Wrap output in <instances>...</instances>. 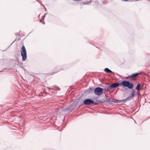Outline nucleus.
I'll use <instances>...</instances> for the list:
<instances>
[{"label":"nucleus","instance_id":"obj_5","mask_svg":"<svg viewBox=\"0 0 150 150\" xmlns=\"http://www.w3.org/2000/svg\"><path fill=\"white\" fill-rule=\"evenodd\" d=\"M94 93L97 96H100L102 94L103 92V88L99 87L94 88Z\"/></svg>","mask_w":150,"mask_h":150},{"label":"nucleus","instance_id":"obj_7","mask_svg":"<svg viewBox=\"0 0 150 150\" xmlns=\"http://www.w3.org/2000/svg\"><path fill=\"white\" fill-rule=\"evenodd\" d=\"M94 88L92 87L88 89L85 90L84 91V93H86V94H89L91 93H94Z\"/></svg>","mask_w":150,"mask_h":150},{"label":"nucleus","instance_id":"obj_4","mask_svg":"<svg viewBox=\"0 0 150 150\" xmlns=\"http://www.w3.org/2000/svg\"><path fill=\"white\" fill-rule=\"evenodd\" d=\"M77 103L76 101H74L70 105H67L65 108V110H67L68 111H71L74 109L75 108L77 105Z\"/></svg>","mask_w":150,"mask_h":150},{"label":"nucleus","instance_id":"obj_16","mask_svg":"<svg viewBox=\"0 0 150 150\" xmlns=\"http://www.w3.org/2000/svg\"><path fill=\"white\" fill-rule=\"evenodd\" d=\"M61 70H62L61 69H59L57 70V71L54 73H55L59 71H60Z\"/></svg>","mask_w":150,"mask_h":150},{"label":"nucleus","instance_id":"obj_10","mask_svg":"<svg viewBox=\"0 0 150 150\" xmlns=\"http://www.w3.org/2000/svg\"><path fill=\"white\" fill-rule=\"evenodd\" d=\"M54 89V90H58L59 91H60V89L57 86H54L53 87V88H51L49 89V92L50 93L52 92V90Z\"/></svg>","mask_w":150,"mask_h":150},{"label":"nucleus","instance_id":"obj_6","mask_svg":"<svg viewBox=\"0 0 150 150\" xmlns=\"http://www.w3.org/2000/svg\"><path fill=\"white\" fill-rule=\"evenodd\" d=\"M135 92L134 91H133L132 93L131 94V95H130V96H129L128 98H127L126 99H127L129 98H133L135 96ZM126 100V99L123 100H117V101H115V102H118V103H120L121 102H125V101Z\"/></svg>","mask_w":150,"mask_h":150},{"label":"nucleus","instance_id":"obj_20","mask_svg":"<svg viewBox=\"0 0 150 150\" xmlns=\"http://www.w3.org/2000/svg\"><path fill=\"white\" fill-rule=\"evenodd\" d=\"M124 61L122 63L123 64H124Z\"/></svg>","mask_w":150,"mask_h":150},{"label":"nucleus","instance_id":"obj_21","mask_svg":"<svg viewBox=\"0 0 150 150\" xmlns=\"http://www.w3.org/2000/svg\"><path fill=\"white\" fill-rule=\"evenodd\" d=\"M20 39H20H18V40H19Z\"/></svg>","mask_w":150,"mask_h":150},{"label":"nucleus","instance_id":"obj_2","mask_svg":"<svg viewBox=\"0 0 150 150\" xmlns=\"http://www.w3.org/2000/svg\"><path fill=\"white\" fill-rule=\"evenodd\" d=\"M21 55L23 61H25L27 58V54L26 49L24 45L22 46L21 50Z\"/></svg>","mask_w":150,"mask_h":150},{"label":"nucleus","instance_id":"obj_1","mask_svg":"<svg viewBox=\"0 0 150 150\" xmlns=\"http://www.w3.org/2000/svg\"><path fill=\"white\" fill-rule=\"evenodd\" d=\"M98 104L97 102H94L93 100L90 98H87L85 99L82 103V105H96Z\"/></svg>","mask_w":150,"mask_h":150},{"label":"nucleus","instance_id":"obj_14","mask_svg":"<svg viewBox=\"0 0 150 150\" xmlns=\"http://www.w3.org/2000/svg\"><path fill=\"white\" fill-rule=\"evenodd\" d=\"M40 22H42L43 24H45V22L44 21V20L41 19L40 20Z\"/></svg>","mask_w":150,"mask_h":150},{"label":"nucleus","instance_id":"obj_8","mask_svg":"<svg viewBox=\"0 0 150 150\" xmlns=\"http://www.w3.org/2000/svg\"><path fill=\"white\" fill-rule=\"evenodd\" d=\"M119 85H120V83H114L111 85L110 86V88H111L112 89L117 87Z\"/></svg>","mask_w":150,"mask_h":150},{"label":"nucleus","instance_id":"obj_17","mask_svg":"<svg viewBox=\"0 0 150 150\" xmlns=\"http://www.w3.org/2000/svg\"><path fill=\"white\" fill-rule=\"evenodd\" d=\"M43 6H44L45 11H47V9L45 6L43 4Z\"/></svg>","mask_w":150,"mask_h":150},{"label":"nucleus","instance_id":"obj_18","mask_svg":"<svg viewBox=\"0 0 150 150\" xmlns=\"http://www.w3.org/2000/svg\"><path fill=\"white\" fill-rule=\"evenodd\" d=\"M128 0H122V1H127Z\"/></svg>","mask_w":150,"mask_h":150},{"label":"nucleus","instance_id":"obj_9","mask_svg":"<svg viewBox=\"0 0 150 150\" xmlns=\"http://www.w3.org/2000/svg\"><path fill=\"white\" fill-rule=\"evenodd\" d=\"M92 0H84L82 2V4H87L89 3H91L92 2Z\"/></svg>","mask_w":150,"mask_h":150},{"label":"nucleus","instance_id":"obj_22","mask_svg":"<svg viewBox=\"0 0 150 150\" xmlns=\"http://www.w3.org/2000/svg\"><path fill=\"white\" fill-rule=\"evenodd\" d=\"M102 79V80H103V78Z\"/></svg>","mask_w":150,"mask_h":150},{"label":"nucleus","instance_id":"obj_15","mask_svg":"<svg viewBox=\"0 0 150 150\" xmlns=\"http://www.w3.org/2000/svg\"><path fill=\"white\" fill-rule=\"evenodd\" d=\"M47 14V13H45V15H44V16H42V18L41 19H43L44 20V18H45V15H46Z\"/></svg>","mask_w":150,"mask_h":150},{"label":"nucleus","instance_id":"obj_13","mask_svg":"<svg viewBox=\"0 0 150 150\" xmlns=\"http://www.w3.org/2000/svg\"><path fill=\"white\" fill-rule=\"evenodd\" d=\"M141 85L140 83H139L138 84L137 86H136V89L138 91H140V87L141 86Z\"/></svg>","mask_w":150,"mask_h":150},{"label":"nucleus","instance_id":"obj_3","mask_svg":"<svg viewBox=\"0 0 150 150\" xmlns=\"http://www.w3.org/2000/svg\"><path fill=\"white\" fill-rule=\"evenodd\" d=\"M120 85L122 86L125 87H127L129 89H132L133 88V86L132 84L130 83L127 81H124L120 83Z\"/></svg>","mask_w":150,"mask_h":150},{"label":"nucleus","instance_id":"obj_19","mask_svg":"<svg viewBox=\"0 0 150 150\" xmlns=\"http://www.w3.org/2000/svg\"><path fill=\"white\" fill-rule=\"evenodd\" d=\"M16 40V39L11 44V45L12 44H13Z\"/></svg>","mask_w":150,"mask_h":150},{"label":"nucleus","instance_id":"obj_12","mask_svg":"<svg viewBox=\"0 0 150 150\" xmlns=\"http://www.w3.org/2000/svg\"><path fill=\"white\" fill-rule=\"evenodd\" d=\"M104 71L108 73H111L112 71L108 68H106L104 69Z\"/></svg>","mask_w":150,"mask_h":150},{"label":"nucleus","instance_id":"obj_11","mask_svg":"<svg viewBox=\"0 0 150 150\" xmlns=\"http://www.w3.org/2000/svg\"><path fill=\"white\" fill-rule=\"evenodd\" d=\"M139 74V73H136L134 74L131 76V77L133 78H136L137 76Z\"/></svg>","mask_w":150,"mask_h":150}]
</instances>
